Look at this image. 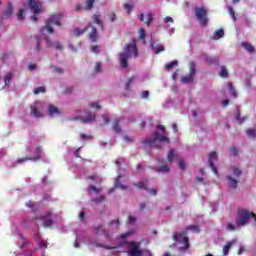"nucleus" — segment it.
<instances>
[{
  "label": "nucleus",
  "mask_w": 256,
  "mask_h": 256,
  "mask_svg": "<svg viewBox=\"0 0 256 256\" xmlns=\"http://www.w3.org/2000/svg\"><path fill=\"white\" fill-rule=\"evenodd\" d=\"M187 231H193L194 233H199V226L190 225L186 227L185 231L182 232H174L172 235V239L174 241L173 247H177L179 243H183V246L177 248V251L180 253H185L191 249V244L189 243V237H187Z\"/></svg>",
  "instance_id": "f257e3e1"
},
{
  "label": "nucleus",
  "mask_w": 256,
  "mask_h": 256,
  "mask_svg": "<svg viewBox=\"0 0 256 256\" xmlns=\"http://www.w3.org/2000/svg\"><path fill=\"white\" fill-rule=\"evenodd\" d=\"M132 43L127 44L124 47V52H121L119 57V63L122 69H127L129 67V58L131 55L134 57H139V51L137 50V40L135 38L131 39Z\"/></svg>",
  "instance_id": "f03ea898"
},
{
  "label": "nucleus",
  "mask_w": 256,
  "mask_h": 256,
  "mask_svg": "<svg viewBox=\"0 0 256 256\" xmlns=\"http://www.w3.org/2000/svg\"><path fill=\"white\" fill-rule=\"evenodd\" d=\"M251 221H253V223H256L255 212H251L243 208L238 209L236 214V227L241 229V227H245V225H249Z\"/></svg>",
  "instance_id": "7ed1b4c3"
},
{
  "label": "nucleus",
  "mask_w": 256,
  "mask_h": 256,
  "mask_svg": "<svg viewBox=\"0 0 256 256\" xmlns=\"http://www.w3.org/2000/svg\"><path fill=\"white\" fill-rule=\"evenodd\" d=\"M169 143V138L166 135L159 134V132L155 131L152 133V138H145L141 141L143 145L147 147H155V149H161V146L155 143Z\"/></svg>",
  "instance_id": "20e7f679"
},
{
  "label": "nucleus",
  "mask_w": 256,
  "mask_h": 256,
  "mask_svg": "<svg viewBox=\"0 0 256 256\" xmlns=\"http://www.w3.org/2000/svg\"><path fill=\"white\" fill-rule=\"evenodd\" d=\"M61 19H63V14H53L51 15L46 21L45 26L41 28L40 32L43 33L45 29L48 33H54L55 30L53 29V25H57L58 27H61Z\"/></svg>",
  "instance_id": "39448f33"
},
{
  "label": "nucleus",
  "mask_w": 256,
  "mask_h": 256,
  "mask_svg": "<svg viewBox=\"0 0 256 256\" xmlns=\"http://www.w3.org/2000/svg\"><path fill=\"white\" fill-rule=\"evenodd\" d=\"M28 7L34 13V16H31V20L34 21V23H37L38 21L37 15L41 13L43 9V5L41 4V2L37 0H28Z\"/></svg>",
  "instance_id": "423d86ee"
},
{
  "label": "nucleus",
  "mask_w": 256,
  "mask_h": 256,
  "mask_svg": "<svg viewBox=\"0 0 256 256\" xmlns=\"http://www.w3.org/2000/svg\"><path fill=\"white\" fill-rule=\"evenodd\" d=\"M194 11L196 19L199 21L200 25H202V27H207V24L209 23V19L207 18V9L203 7H196Z\"/></svg>",
  "instance_id": "0eeeda50"
},
{
  "label": "nucleus",
  "mask_w": 256,
  "mask_h": 256,
  "mask_svg": "<svg viewBox=\"0 0 256 256\" xmlns=\"http://www.w3.org/2000/svg\"><path fill=\"white\" fill-rule=\"evenodd\" d=\"M51 215H53V211L48 210L46 212V215H43V216H40V217L36 216L34 219L36 221H44L42 223L43 227H46V228L47 227H53V225H55V222H53V219H51Z\"/></svg>",
  "instance_id": "6e6552de"
},
{
  "label": "nucleus",
  "mask_w": 256,
  "mask_h": 256,
  "mask_svg": "<svg viewBox=\"0 0 256 256\" xmlns=\"http://www.w3.org/2000/svg\"><path fill=\"white\" fill-rule=\"evenodd\" d=\"M197 64H195V62H190L189 63V74L182 77L181 81L182 83H191L193 81V79L195 78V74L197 73L196 70Z\"/></svg>",
  "instance_id": "1a4fd4ad"
},
{
  "label": "nucleus",
  "mask_w": 256,
  "mask_h": 256,
  "mask_svg": "<svg viewBox=\"0 0 256 256\" xmlns=\"http://www.w3.org/2000/svg\"><path fill=\"white\" fill-rule=\"evenodd\" d=\"M95 235H104L106 239H111V233L109 230L105 229L103 225H98L93 227Z\"/></svg>",
  "instance_id": "9d476101"
},
{
  "label": "nucleus",
  "mask_w": 256,
  "mask_h": 256,
  "mask_svg": "<svg viewBox=\"0 0 256 256\" xmlns=\"http://www.w3.org/2000/svg\"><path fill=\"white\" fill-rule=\"evenodd\" d=\"M213 159L217 160V152L216 151H212L209 154L208 163H209V166L212 169L213 173H215V175H219V172L217 171V167L215 166V162H213Z\"/></svg>",
  "instance_id": "9b49d317"
},
{
  "label": "nucleus",
  "mask_w": 256,
  "mask_h": 256,
  "mask_svg": "<svg viewBox=\"0 0 256 256\" xmlns=\"http://www.w3.org/2000/svg\"><path fill=\"white\" fill-rule=\"evenodd\" d=\"M32 45H34L35 53H39L41 51V38L38 35L31 37Z\"/></svg>",
  "instance_id": "f8f14e48"
},
{
  "label": "nucleus",
  "mask_w": 256,
  "mask_h": 256,
  "mask_svg": "<svg viewBox=\"0 0 256 256\" xmlns=\"http://www.w3.org/2000/svg\"><path fill=\"white\" fill-rule=\"evenodd\" d=\"M91 32L88 34L89 40L91 43H97V39H99V34L97 33V28L95 26H90Z\"/></svg>",
  "instance_id": "ddd939ff"
},
{
  "label": "nucleus",
  "mask_w": 256,
  "mask_h": 256,
  "mask_svg": "<svg viewBox=\"0 0 256 256\" xmlns=\"http://www.w3.org/2000/svg\"><path fill=\"white\" fill-rule=\"evenodd\" d=\"M226 179L228 181V187H230V189H237V185H239V180L238 178H234L231 175L226 176Z\"/></svg>",
  "instance_id": "4468645a"
},
{
  "label": "nucleus",
  "mask_w": 256,
  "mask_h": 256,
  "mask_svg": "<svg viewBox=\"0 0 256 256\" xmlns=\"http://www.w3.org/2000/svg\"><path fill=\"white\" fill-rule=\"evenodd\" d=\"M121 121L122 119H116L112 124V129L114 133H118L119 135H123V130L121 129Z\"/></svg>",
  "instance_id": "2eb2a0df"
},
{
  "label": "nucleus",
  "mask_w": 256,
  "mask_h": 256,
  "mask_svg": "<svg viewBox=\"0 0 256 256\" xmlns=\"http://www.w3.org/2000/svg\"><path fill=\"white\" fill-rule=\"evenodd\" d=\"M204 61L208 65H215V64L219 63V57L218 56H207V55H204Z\"/></svg>",
  "instance_id": "dca6fc26"
},
{
  "label": "nucleus",
  "mask_w": 256,
  "mask_h": 256,
  "mask_svg": "<svg viewBox=\"0 0 256 256\" xmlns=\"http://www.w3.org/2000/svg\"><path fill=\"white\" fill-rule=\"evenodd\" d=\"M41 159V156L36 155L35 157H24V158H19L16 163L21 164L25 163V161H39Z\"/></svg>",
  "instance_id": "f3484780"
},
{
  "label": "nucleus",
  "mask_w": 256,
  "mask_h": 256,
  "mask_svg": "<svg viewBox=\"0 0 256 256\" xmlns=\"http://www.w3.org/2000/svg\"><path fill=\"white\" fill-rule=\"evenodd\" d=\"M93 21H94V23H96V25H98L102 29V31H103V29H105L103 21L101 20V15L94 14L93 15Z\"/></svg>",
  "instance_id": "a211bd4d"
},
{
  "label": "nucleus",
  "mask_w": 256,
  "mask_h": 256,
  "mask_svg": "<svg viewBox=\"0 0 256 256\" xmlns=\"http://www.w3.org/2000/svg\"><path fill=\"white\" fill-rule=\"evenodd\" d=\"M48 115H50V117H53L55 115H59V108H57L54 105L50 104L48 106Z\"/></svg>",
  "instance_id": "6ab92c4d"
},
{
  "label": "nucleus",
  "mask_w": 256,
  "mask_h": 256,
  "mask_svg": "<svg viewBox=\"0 0 256 256\" xmlns=\"http://www.w3.org/2000/svg\"><path fill=\"white\" fill-rule=\"evenodd\" d=\"M30 114L35 117L36 119H41L43 117V114L37 109V107L31 106Z\"/></svg>",
  "instance_id": "aec40b11"
},
{
  "label": "nucleus",
  "mask_w": 256,
  "mask_h": 256,
  "mask_svg": "<svg viewBox=\"0 0 256 256\" xmlns=\"http://www.w3.org/2000/svg\"><path fill=\"white\" fill-rule=\"evenodd\" d=\"M242 47L248 51V53H255V46L249 42H242Z\"/></svg>",
  "instance_id": "412c9836"
},
{
  "label": "nucleus",
  "mask_w": 256,
  "mask_h": 256,
  "mask_svg": "<svg viewBox=\"0 0 256 256\" xmlns=\"http://www.w3.org/2000/svg\"><path fill=\"white\" fill-rule=\"evenodd\" d=\"M96 116L92 112H87V117L86 118H81V121L83 123H91V121H95Z\"/></svg>",
  "instance_id": "4be33fe9"
},
{
  "label": "nucleus",
  "mask_w": 256,
  "mask_h": 256,
  "mask_svg": "<svg viewBox=\"0 0 256 256\" xmlns=\"http://www.w3.org/2000/svg\"><path fill=\"white\" fill-rule=\"evenodd\" d=\"M5 17H13V4L11 2H8V6L4 12Z\"/></svg>",
  "instance_id": "5701e85b"
},
{
  "label": "nucleus",
  "mask_w": 256,
  "mask_h": 256,
  "mask_svg": "<svg viewBox=\"0 0 256 256\" xmlns=\"http://www.w3.org/2000/svg\"><path fill=\"white\" fill-rule=\"evenodd\" d=\"M227 85H228L231 97H233L234 99H237V90L235 89V86H233V82H228Z\"/></svg>",
  "instance_id": "b1692460"
},
{
  "label": "nucleus",
  "mask_w": 256,
  "mask_h": 256,
  "mask_svg": "<svg viewBox=\"0 0 256 256\" xmlns=\"http://www.w3.org/2000/svg\"><path fill=\"white\" fill-rule=\"evenodd\" d=\"M46 43H47L48 47H51L52 45H54L56 51H63V45H61V43H59V42H55L54 44H52L51 40L46 39Z\"/></svg>",
  "instance_id": "393cba45"
},
{
  "label": "nucleus",
  "mask_w": 256,
  "mask_h": 256,
  "mask_svg": "<svg viewBox=\"0 0 256 256\" xmlns=\"http://www.w3.org/2000/svg\"><path fill=\"white\" fill-rule=\"evenodd\" d=\"M224 36H225V31L223 29H219L214 33L212 39H214V41H218V39H221Z\"/></svg>",
  "instance_id": "a878e982"
},
{
  "label": "nucleus",
  "mask_w": 256,
  "mask_h": 256,
  "mask_svg": "<svg viewBox=\"0 0 256 256\" xmlns=\"http://www.w3.org/2000/svg\"><path fill=\"white\" fill-rule=\"evenodd\" d=\"M93 5H95V0H86L84 11H91V9H93Z\"/></svg>",
  "instance_id": "bb28decb"
},
{
  "label": "nucleus",
  "mask_w": 256,
  "mask_h": 256,
  "mask_svg": "<svg viewBox=\"0 0 256 256\" xmlns=\"http://www.w3.org/2000/svg\"><path fill=\"white\" fill-rule=\"evenodd\" d=\"M231 247H233V242H227L226 245L223 247V255H229V251H231Z\"/></svg>",
  "instance_id": "cd10ccee"
},
{
  "label": "nucleus",
  "mask_w": 256,
  "mask_h": 256,
  "mask_svg": "<svg viewBox=\"0 0 256 256\" xmlns=\"http://www.w3.org/2000/svg\"><path fill=\"white\" fill-rule=\"evenodd\" d=\"M13 79V73L8 72L5 77H4V87H7V85H9V83H11V80Z\"/></svg>",
  "instance_id": "c85d7f7f"
},
{
  "label": "nucleus",
  "mask_w": 256,
  "mask_h": 256,
  "mask_svg": "<svg viewBox=\"0 0 256 256\" xmlns=\"http://www.w3.org/2000/svg\"><path fill=\"white\" fill-rule=\"evenodd\" d=\"M120 179H121V175H118V177L115 181V187H118L119 189H122L123 191H125V189H128V187L121 184Z\"/></svg>",
  "instance_id": "c756f323"
},
{
  "label": "nucleus",
  "mask_w": 256,
  "mask_h": 256,
  "mask_svg": "<svg viewBox=\"0 0 256 256\" xmlns=\"http://www.w3.org/2000/svg\"><path fill=\"white\" fill-rule=\"evenodd\" d=\"M133 7H135L134 4H133V2H131V3H125V4L123 5V8L127 11V14H128V15H131V11H133Z\"/></svg>",
  "instance_id": "7c9ffc66"
},
{
  "label": "nucleus",
  "mask_w": 256,
  "mask_h": 256,
  "mask_svg": "<svg viewBox=\"0 0 256 256\" xmlns=\"http://www.w3.org/2000/svg\"><path fill=\"white\" fill-rule=\"evenodd\" d=\"M246 135L251 139H256V129L249 128L246 130Z\"/></svg>",
  "instance_id": "2f4dec72"
},
{
  "label": "nucleus",
  "mask_w": 256,
  "mask_h": 256,
  "mask_svg": "<svg viewBox=\"0 0 256 256\" xmlns=\"http://www.w3.org/2000/svg\"><path fill=\"white\" fill-rule=\"evenodd\" d=\"M152 49L155 53V55H159V53H163L165 51V46L159 45V46H152Z\"/></svg>",
  "instance_id": "473e14b6"
},
{
  "label": "nucleus",
  "mask_w": 256,
  "mask_h": 256,
  "mask_svg": "<svg viewBox=\"0 0 256 256\" xmlns=\"http://www.w3.org/2000/svg\"><path fill=\"white\" fill-rule=\"evenodd\" d=\"M232 174L236 179H239V177H241V170L235 166H232Z\"/></svg>",
  "instance_id": "72a5a7b5"
},
{
  "label": "nucleus",
  "mask_w": 256,
  "mask_h": 256,
  "mask_svg": "<svg viewBox=\"0 0 256 256\" xmlns=\"http://www.w3.org/2000/svg\"><path fill=\"white\" fill-rule=\"evenodd\" d=\"M178 65H179V62H177V60H173L172 62H169L168 64L165 65V69L169 71L170 69H173V67H177Z\"/></svg>",
  "instance_id": "f704fd0d"
},
{
  "label": "nucleus",
  "mask_w": 256,
  "mask_h": 256,
  "mask_svg": "<svg viewBox=\"0 0 256 256\" xmlns=\"http://www.w3.org/2000/svg\"><path fill=\"white\" fill-rule=\"evenodd\" d=\"M220 77L223 79H226V77H229V71H227V68L225 66L221 67Z\"/></svg>",
  "instance_id": "c9c22d12"
},
{
  "label": "nucleus",
  "mask_w": 256,
  "mask_h": 256,
  "mask_svg": "<svg viewBox=\"0 0 256 256\" xmlns=\"http://www.w3.org/2000/svg\"><path fill=\"white\" fill-rule=\"evenodd\" d=\"M87 32V27H85L84 29H80V28H75L74 29V34L76 35V37H80V35H83V33Z\"/></svg>",
  "instance_id": "e433bc0d"
},
{
  "label": "nucleus",
  "mask_w": 256,
  "mask_h": 256,
  "mask_svg": "<svg viewBox=\"0 0 256 256\" xmlns=\"http://www.w3.org/2000/svg\"><path fill=\"white\" fill-rule=\"evenodd\" d=\"M153 14L149 13L147 14V20L145 21L146 27H151V23H153Z\"/></svg>",
  "instance_id": "4c0bfd02"
},
{
  "label": "nucleus",
  "mask_w": 256,
  "mask_h": 256,
  "mask_svg": "<svg viewBox=\"0 0 256 256\" xmlns=\"http://www.w3.org/2000/svg\"><path fill=\"white\" fill-rule=\"evenodd\" d=\"M46 89L45 86H40L38 88H35L33 93L34 95H39V93H45Z\"/></svg>",
  "instance_id": "58836bf2"
},
{
  "label": "nucleus",
  "mask_w": 256,
  "mask_h": 256,
  "mask_svg": "<svg viewBox=\"0 0 256 256\" xmlns=\"http://www.w3.org/2000/svg\"><path fill=\"white\" fill-rule=\"evenodd\" d=\"M228 13L232 17L233 21H237V16H235V10L231 6H228Z\"/></svg>",
  "instance_id": "ea45409f"
},
{
  "label": "nucleus",
  "mask_w": 256,
  "mask_h": 256,
  "mask_svg": "<svg viewBox=\"0 0 256 256\" xmlns=\"http://www.w3.org/2000/svg\"><path fill=\"white\" fill-rule=\"evenodd\" d=\"M174 159H175V151L169 150V152H168V161H169V163H173Z\"/></svg>",
  "instance_id": "a19ab883"
},
{
  "label": "nucleus",
  "mask_w": 256,
  "mask_h": 256,
  "mask_svg": "<svg viewBox=\"0 0 256 256\" xmlns=\"http://www.w3.org/2000/svg\"><path fill=\"white\" fill-rule=\"evenodd\" d=\"M26 206L32 209V213H37V208H35V203H33V201H28Z\"/></svg>",
  "instance_id": "79ce46f5"
},
{
  "label": "nucleus",
  "mask_w": 256,
  "mask_h": 256,
  "mask_svg": "<svg viewBox=\"0 0 256 256\" xmlns=\"http://www.w3.org/2000/svg\"><path fill=\"white\" fill-rule=\"evenodd\" d=\"M134 186L138 189H144V191H147V186L145 185V182L134 183Z\"/></svg>",
  "instance_id": "37998d69"
},
{
  "label": "nucleus",
  "mask_w": 256,
  "mask_h": 256,
  "mask_svg": "<svg viewBox=\"0 0 256 256\" xmlns=\"http://www.w3.org/2000/svg\"><path fill=\"white\" fill-rule=\"evenodd\" d=\"M226 229H227V231H237V227L234 226V224L231 223V222H228V223H227Z\"/></svg>",
  "instance_id": "c03bdc74"
},
{
  "label": "nucleus",
  "mask_w": 256,
  "mask_h": 256,
  "mask_svg": "<svg viewBox=\"0 0 256 256\" xmlns=\"http://www.w3.org/2000/svg\"><path fill=\"white\" fill-rule=\"evenodd\" d=\"M108 19H109V21H111V23H113V22L117 21V15L114 12H112L108 15Z\"/></svg>",
  "instance_id": "a18cd8bd"
},
{
  "label": "nucleus",
  "mask_w": 256,
  "mask_h": 256,
  "mask_svg": "<svg viewBox=\"0 0 256 256\" xmlns=\"http://www.w3.org/2000/svg\"><path fill=\"white\" fill-rule=\"evenodd\" d=\"M23 19H25V10L20 9L18 13V20L23 21Z\"/></svg>",
  "instance_id": "49530a36"
},
{
  "label": "nucleus",
  "mask_w": 256,
  "mask_h": 256,
  "mask_svg": "<svg viewBox=\"0 0 256 256\" xmlns=\"http://www.w3.org/2000/svg\"><path fill=\"white\" fill-rule=\"evenodd\" d=\"M178 167L181 169V171H185L186 166H185V160L180 159L178 163Z\"/></svg>",
  "instance_id": "de8ad7c7"
},
{
  "label": "nucleus",
  "mask_w": 256,
  "mask_h": 256,
  "mask_svg": "<svg viewBox=\"0 0 256 256\" xmlns=\"http://www.w3.org/2000/svg\"><path fill=\"white\" fill-rule=\"evenodd\" d=\"M102 201H105V196L101 195L98 198L92 199L93 203H102Z\"/></svg>",
  "instance_id": "09e8293b"
},
{
  "label": "nucleus",
  "mask_w": 256,
  "mask_h": 256,
  "mask_svg": "<svg viewBox=\"0 0 256 256\" xmlns=\"http://www.w3.org/2000/svg\"><path fill=\"white\" fill-rule=\"evenodd\" d=\"M139 35H140V39H142L143 42L145 43V37H146L145 29L140 28V29H139Z\"/></svg>",
  "instance_id": "8fccbe9b"
},
{
  "label": "nucleus",
  "mask_w": 256,
  "mask_h": 256,
  "mask_svg": "<svg viewBox=\"0 0 256 256\" xmlns=\"http://www.w3.org/2000/svg\"><path fill=\"white\" fill-rule=\"evenodd\" d=\"M159 171H160L161 173H169L170 169H169V166L163 165V166H161V167L159 168Z\"/></svg>",
  "instance_id": "3c124183"
},
{
  "label": "nucleus",
  "mask_w": 256,
  "mask_h": 256,
  "mask_svg": "<svg viewBox=\"0 0 256 256\" xmlns=\"http://www.w3.org/2000/svg\"><path fill=\"white\" fill-rule=\"evenodd\" d=\"M111 225H116L117 227H119V225H121V222L119 221V219L111 220L108 222V226L111 227Z\"/></svg>",
  "instance_id": "603ef678"
},
{
  "label": "nucleus",
  "mask_w": 256,
  "mask_h": 256,
  "mask_svg": "<svg viewBox=\"0 0 256 256\" xmlns=\"http://www.w3.org/2000/svg\"><path fill=\"white\" fill-rule=\"evenodd\" d=\"M134 234H135V231L130 230V231H128V232L122 234L121 238H122V239H126V238H128L130 235H134Z\"/></svg>",
  "instance_id": "864d4df0"
},
{
  "label": "nucleus",
  "mask_w": 256,
  "mask_h": 256,
  "mask_svg": "<svg viewBox=\"0 0 256 256\" xmlns=\"http://www.w3.org/2000/svg\"><path fill=\"white\" fill-rule=\"evenodd\" d=\"M236 121H239V124L243 125V123H245V118H241V114L238 112L236 115Z\"/></svg>",
  "instance_id": "5fc2aeb1"
},
{
  "label": "nucleus",
  "mask_w": 256,
  "mask_h": 256,
  "mask_svg": "<svg viewBox=\"0 0 256 256\" xmlns=\"http://www.w3.org/2000/svg\"><path fill=\"white\" fill-rule=\"evenodd\" d=\"M131 83H133V78H129L126 85H125V89L126 91H130L131 89Z\"/></svg>",
  "instance_id": "6e6d98bb"
},
{
  "label": "nucleus",
  "mask_w": 256,
  "mask_h": 256,
  "mask_svg": "<svg viewBox=\"0 0 256 256\" xmlns=\"http://www.w3.org/2000/svg\"><path fill=\"white\" fill-rule=\"evenodd\" d=\"M95 73H101V62H97L94 67Z\"/></svg>",
  "instance_id": "4d7b16f0"
},
{
  "label": "nucleus",
  "mask_w": 256,
  "mask_h": 256,
  "mask_svg": "<svg viewBox=\"0 0 256 256\" xmlns=\"http://www.w3.org/2000/svg\"><path fill=\"white\" fill-rule=\"evenodd\" d=\"M90 107H92V109H101V105L99 104V102L90 103Z\"/></svg>",
  "instance_id": "13d9d810"
},
{
  "label": "nucleus",
  "mask_w": 256,
  "mask_h": 256,
  "mask_svg": "<svg viewBox=\"0 0 256 256\" xmlns=\"http://www.w3.org/2000/svg\"><path fill=\"white\" fill-rule=\"evenodd\" d=\"M71 93H73V87L69 86L65 89L64 95H71Z\"/></svg>",
  "instance_id": "bf43d9fd"
},
{
  "label": "nucleus",
  "mask_w": 256,
  "mask_h": 256,
  "mask_svg": "<svg viewBox=\"0 0 256 256\" xmlns=\"http://www.w3.org/2000/svg\"><path fill=\"white\" fill-rule=\"evenodd\" d=\"M230 152L234 157H237V148L235 146L230 147Z\"/></svg>",
  "instance_id": "052dcab7"
},
{
  "label": "nucleus",
  "mask_w": 256,
  "mask_h": 256,
  "mask_svg": "<svg viewBox=\"0 0 256 256\" xmlns=\"http://www.w3.org/2000/svg\"><path fill=\"white\" fill-rule=\"evenodd\" d=\"M142 99H149V91L144 90L141 94Z\"/></svg>",
  "instance_id": "680f3d73"
},
{
  "label": "nucleus",
  "mask_w": 256,
  "mask_h": 256,
  "mask_svg": "<svg viewBox=\"0 0 256 256\" xmlns=\"http://www.w3.org/2000/svg\"><path fill=\"white\" fill-rule=\"evenodd\" d=\"M102 119H103V121H104V123L106 124V125H108V123H110V119H109V117L107 116V114H103L102 115Z\"/></svg>",
  "instance_id": "e2e57ef3"
},
{
  "label": "nucleus",
  "mask_w": 256,
  "mask_h": 256,
  "mask_svg": "<svg viewBox=\"0 0 256 256\" xmlns=\"http://www.w3.org/2000/svg\"><path fill=\"white\" fill-rule=\"evenodd\" d=\"M54 73H59L60 75H63V73H64L63 68L55 67L54 68Z\"/></svg>",
  "instance_id": "0e129e2a"
},
{
  "label": "nucleus",
  "mask_w": 256,
  "mask_h": 256,
  "mask_svg": "<svg viewBox=\"0 0 256 256\" xmlns=\"http://www.w3.org/2000/svg\"><path fill=\"white\" fill-rule=\"evenodd\" d=\"M79 219L80 221H82L83 223H85V211H81L79 213Z\"/></svg>",
  "instance_id": "69168bd1"
},
{
  "label": "nucleus",
  "mask_w": 256,
  "mask_h": 256,
  "mask_svg": "<svg viewBox=\"0 0 256 256\" xmlns=\"http://www.w3.org/2000/svg\"><path fill=\"white\" fill-rule=\"evenodd\" d=\"M92 53L99 54V46L95 45L91 47Z\"/></svg>",
  "instance_id": "338daca9"
},
{
  "label": "nucleus",
  "mask_w": 256,
  "mask_h": 256,
  "mask_svg": "<svg viewBox=\"0 0 256 256\" xmlns=\"http://www.w3.org/2000/svg\"><path fill=\"white\" fill-rule=\"evenodd\" d=\"M164 23H174V20L171 18V16H167L164 19Z\"/></svg>",
  "instance_id": "774afa93"
}]
</instances>
